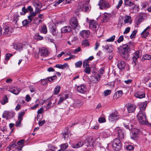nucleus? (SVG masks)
<instances>
[{
	"mask_svg": "<svg viewBox=\"0 0 151 151\" xmlns=\"http://www.w3.org/2000/svg\"><path fill=\"white\" fill-rule=\"evenodd\" d=\"M15 146L16 147L15 148H16V149H17L18 150L17 151H20L22 150V148L24 145L20 146L18 145H17L15 144V145H14V147Z\"/></svg>",
	"mask_w": 151,
	"mask_h": 151,
	"instance_id": "obj_60",
	"label": "nucleus"
},
{
	"mask_svg": "<svg viewBox=\"0 0 151 151\" xmlns=\"http://www.w3.org/2000/svg\"><path fill=\"white\" fill-rule=\"evenodd\" d=\"M77 90L78 91L81 93H84L86 91V87L84 85H81L77 87Z\"/></svg>",
	"mask_w": 151,
	"mask_h": 151,
	"instance_id": "obj_15",
	"label": "nucleus"
},
{
	"mask_svg": "<svg viewBox=\"0 0 151 151\" xmlns=\"http://www.w3.org/2000/svg\"><path fill=\"white\" fill-rule=\"evenodd\" d=\"M35 39L37 40H41L43 39V37L40 36L38 33H36L35 35L34 36Z\"/></svg>",
	"mask_w": 151,
	"mask_h": 151,
	"instance_id": "obj_38",
	"label": "nucleus"
},
{
	"mask_svg": "<svg viewBox=\"0 0 151 151\" xmlns=\"http://www.w3.org/2000/svg\"><path fill=\"white\" fill-rule=\"evenodd\" d=\"M101 75H100L99 73L95 75L94 76H93V78H95L97 81H98L100 80V78L101 77Z\"/></svg>",
	"mask_w": 151,
	"mask_h": 151,
	"instance_id": "obj_52",
	"label": "nucleus"
},
{
	"mask_svg": "<svg viewBox=\"0 0 151 151\" xmlns=\"http://www.w3.org/2000/svg\"><path fill=\"white\" fill-rule=\"evenodd\" d=\"M85 69L84 70V72L88 74H90L91 73V69L89 66L85 67Z\"/></svg>",
	"mask_w": 151,
	"mask_h": 151,
	"instance_id": "obj_49",
	"label": "nucleus"
},
{
	"mask_svg": "<svg viewBox=\"0 0 151 151\" xmlns=\"http://www.w3.org/2000/svg\"><path fill=\"white\" fill-rule=\"evenodd\" d=\"M82 45L85 46H88L89 45V42L88 40L86 39L83 41Z\"/></svg>",
	"mask_w": 151,
	"mask_h": 151,
	"instance_id": "obj_44",
	"label": "nucleus"
},
{
	"mask_svg": "<svg viewBox=\"0 0 151 151\" xmlns=\"http://www.w3.org/2000/svg\"><path fill=\"white\" fill-rule=\"evenodd\" d=\"M142 17L141 16L139 15L136 17L135 21L136 24L137 25L139 24L142 21Z\"/></svg>",
	"mask_w": 151,
	"mask_h": 151,
	"instance_id": "obj_35",
	"label": "nucleus"
},
{
	"mask_svg": "<svg viewBox=\"0 0 151 151\" xmlns=\"http://www.w3.org/2000/svg\"><path fill=\"white\" fill-rule=\"evenodd\" d=\"M82 64V62L81 61H79L75 63L76 67L78 68L81 67Z\"/></svg>",
	"mask_w": 151,
	"mask_h": 151,
	"instance_id": "obj_48",
	"label": "nucleus"
},
{
	"mask_svg": "<svg viewBox=\"0 0 151 151\" xmlns=\"http://www.w3.org/2000/svg\"><path fill=\"white\" fill-rule=\"evenodd\" d=\"M127 111L129 113H132L134 112L135 110L136 107L134 104L130 103H128L126 105Z\"/></svg>",
	"mask_w": 151,
	"mask_h": 151,
	"instance_id": "obj_8",
	"label": "nucleus"
},
{
	"mask_svg": "<svg viewBox=\"0 0 151 151\" xmlns=\"http://www.w3.org/2000/svg\"><path fill=\"white\" fill-rule=\"evenodd\" d=\"M80 34L83 38H87L89 37L90 32L88 30H83L80 32Z\"/></svg>",
	"mask_w": 151,
	"mask_h": 151,
	"instance_id": "obj_14",
	"label": "nucleus"
},
{
	"mask_svg": "<svg viewBox=\"0 0 151 151\" xmlns=\"http://www.w3.org/2000/svg\"><path fill=\"white\" fill-rule=\"evenodd\" d=\"M104 73V68L102 67L101 68L98 72V73L101 75H102V74Z\"/></svg>",
	"mask_w": 151,
	"mask_h": 151,
	"instance_id": "obj_55",
	"label": "nucleus"
},
{
	"mask_svg": "<svg viewBox=\"0 0 151 151\" xmlns=\"http://www.w3.org/2000/svg\"><path fill=\"white\" fill-rule=\"evenodd\" d=\"M125 23H127L129 22L130 24L132 23L131 17L129 16H127L126 17L125 19L124 20Z\"/></svg>",
	"mask_w": 151,
	"mask_h": 151,
	"instance_id": "obj_37",
	"label": "nucleus"
},
{
	"mask_svg": "<svg viewBox=\"0 0 151 151\" xmlns=\"http://www.w3.org/2000/svg\"><path fill=\"white\" fill-rule=\"evenodd\" d=\"M86 139L87 140L89 144L91 145V146L93 147L94 146L93 143H94V141L93 138L92 137H89Z\"/></svg>",
	"mask_w": 151,
	"mask_h": 151,
	"instance_id": "obj_34",
	"label": "nucleus"
},
{
	"mask_svg": "<svg viewBox=\"0 0 151 151\" xmlns=\"http://www.w3.org/2000/svg\"><path fill=\"white\" fill-rule=\"evenodd\" d=\"M134 4V3L130 1L124 3L125 6L127 7L132 6Z\"/></svg>",
	"mask_w": 151,
	"mask_h": 151,
	"instance_id": "obj_41",
	"label": "nucleus"
},
{
	"mask_svg": "<svg viewBox=\"0 0 151 151\" xmlns=\"http://www.w3.org/2000/svg\"><path fill=\"white\" fill-rule=\"evenodd\" d=\"M133 46V44L129 42L127 44H123L118 48L119 52L125 59H127L129 56L128 51L130 47Z\"/></svg>",
	"mask_w": 151,
	"mask_h": 151,
	"instance_id": "obj_1",
	"label": "nucleus"
},
{
	"mask_svg": "<svg viewBox=\"0 0 151 151\" xmlns=\"http://www.w3.org/2000/svg\"><path fill=\"white\" fill-rule=\"evenodd\" d=\"M119 118V116L118 115L117 112L112 113L110 114L109 117V120L111 122L114 121V120H118Z\"/></svg>",
	"mask_w": 151,
	"mask_h": 151,
	"instance_id": "obj_12",
	"label": "nucleus"
},
{
	"mask_svg": "<svg viewBox=\"0 0 151 151\" xmlns=\"http://www.w3.org/2000/svg\"><path fill=\"white\" fill-rule=\"evenodd\" d=\"M126 149L128 150H132L134 149V147L132 145H129L127 147Z\"/></svg>",
	"mask_w": 151,
	"mask_h": 151,
	"instance_id": "obj_61",
	"label": "nucleus"
},
{
	"mask_svg": "<svg viewBox=\"0 0 151 151\" xmlns=\"http://www.w3.org/2000/svg\"><path fill=\"white\" fill-rule=\"evenodd\" d=\"M19 16L17 14H14V19L12 21V22L13 24L18 25V24L17 23V22L19 20Z\"/></svg>",
	"mask_w": 151,
	"mask_h": 151,
	"instance_id": "obj_27",
	"label": "nucleus"
},
{
	"mask_svg": "<svg viewBox=\"0 0 151 151\" xmlns=\"http://www.w3.org/2000/svg\"><path fill=\"white\" fill-rule=\"evenodd\" d=\"M105 119L103 117H101L99 118L98 121L100 123H103L106 122Z\"/></svg>",
	"mask_w": 151,
	"mask_h": 151,
	"instance_id": "obj_56",
	"label": "nucleus"
},
{
	"mask_svg": "<svg viewBox=\"0 0 151 151\" xmlns=\"http://www.w3.org/2000/svg\"><path fill=\"white\" fill-rule=\"evenodd\" d=\"M123 3V1L122 0H119V1L118 4L116 6L117 9H119L122 5Z\"/></svg>",
	"mask_w": 151,
	"mask_h": 151,
	"instance_id": "obj_59",
	"label": "nucleus"
},
{
	"mask_svg": "<svg viewBox=\"0 0 151 151\" xmlns=\"http://www.w3.org/2000/svg\"><path fill=\"white\" fill-rule=\"evenodd\" d=\"M83 143L81 141H78L77 143H74L72 145V147L73 148H78L82 147Z\"/></svg>",
	"mask_w": 151,
	"mask_h": 151,
	"instance_id": "obj_22",
	"label": "nucleus"
},
{
	"mask_svg": "<svg viewBox=\"0 0 151 151\" xmlns=\"http://www.w3.org/2000/svg\"><path fill=\"white\" fill-rule=\"evenodd\" d=\"M130 129H131L132 133L133 134L131 137V138L136 140L140 132V130L136 128H133L132 125H131Z\"/></svg>",
	"mask_w": 151,
	"mask_h": 151,
	"instance_id": "obj_6",
	"label": "nucleus"
},
{
	"mask_svg": "<svg viewBox=\"0 0 151 151\" xmlns=\"http://www.w3.org/2000/svg\"><path fill=\"white\" fill-rule=\"evenodd\" d=\"M151 59V56L147 54H146L143 55L142 58V60L144 61L145 60H150Z\"/></svg>",
	"mask_w": 151,
	"mask_h": 151,
	"instance_id": "obj_30",
	"label": "nucleus"
},
{
	"mask_svg": "<svg viewBox=\"0 0 151 151\" xmlns=\"http://www.w3.org/2000/svg\"><path fill=\"white\" fill-rule=\"evenodd\" d=\"M113 149L119 151L122 148V143L120 139L118 138L114 139L112 142Z\"/></svg>",
	"mask_w": 151,
	"mask_h": 151,
	"instance_id": "obj_2",
	"label": "nucleus"
},
{
	"mask_svg": "<svg viewBox=\"0 0 151 151\" xmlns=\"http://www.w3.org/2000/svg\"><path fill=\"white\" fill-rule=\"evenodd\" d=\"M42 21V20L39 19L38 18L36 17L33 20V23L34 24L38 25Z\"/></svg>",
	"mask_w": 151,
	"mask_h": 151,
	"instance_id": "obj_39",
	"label": "nucleus"
},
{
	"mask_svg": "<svg viewBox=\"0 0 151 151\" xmlns=\"http://www.w3.org/2000/svg\"><path fill=\"white\" fill-rule=\"evenodd\" d=\"M147 104V101L142 102L139 105V108L141 111L140 112H143V111H144L146 109Z\"/></svg>",
	"mask_w": 151,
	"mask_h": 151,
	"instance_id": "obj_20",
	"label": "nucleus"
},
{
	"mask_svg": "<svg viewBox=\"0 0 151 151\" xmlns=\"http://www.w3.org/2000/svg\"><path fill=\"white\" fill-rule=\"evenodd\" d=\"M40 53L42 56H46L48 55L49 53L47 49H41L40 51Z\"/></svg>",
	"mask_w": 151,
	"mask_h": 151,
	"instance_id": "obj_23",
	"label": "nucleus"
},
{
	"mask_svg": "<svg viewBox=\"0 0 151 151\" xmlns=\"http://www.w3.org/2000/svg\"><path fill=\"white\" fill-rule=\"evenodd\" d=\"M71 31V28L69 26H67L63 27L61 29V31L63 32H69Z\"/></svg>",
	"mask_w": 151,
	"mask_h": 151,
	"instance_id": "obj_24",
	"label": "nucleus"
},
{
	"mask_svg": "<svg viewBox=\"0 0 151 151\" xmlns=\"http://www.w3.org/2000/svg\"><path fill=\"white\" fill-rule=\"evenodd\" d=\"M83 142V145L86 146L88 147H89V146L91 147V145L89 144L87 140L86 139L84 140Z\"/></svg>",
	"mask_w": 151,
	"mask_h": 151,
	"instance_id": "obj_57",
	"label": "nucleus"
},
{
	"mask_svg": "<svg viewBox=\"0 0 151 151\" xmlns=\"http://www.w3.org/2000/svg\"><path fill=\"white\" fill-rule=\"evenodd\" d=\"M142 51L141 50L137 51L134 54L133 56L132 57V60L134 63H136L137 59L141 56Z\"/></svg>",
	"mask_w": 151,
	"mask_h": 151,
	"instance_id": "obj_10",
	"label": "nucleus"
},
{
	"mask_svg": "<svg viewBox=\"0 0 151 151\" xmlns=\"http://www.w3.org/2000/svg\"><path fill=\"white\" fill-rule=\"evenodd\" d=\"M24 112L21 111L18 114V119L22 120L23 116L24 115Z\"/></svg>",
	"mask_w": 151,
	"mask_h": 151,
	"instance_id": "obj_42",
	"label": "nucleus"
},
{
	"mask_svg": "<svg viewBox=\"0 0 151 151\" xmlns=\"http://www.w3.org/2000/svg\"><path fill=\"white\" fill-rule=\"evenodd\" d=\"M8 98L6 95H5V96L3 99V101L1 102L2 104H5L8 102Z\"/></svg>",
	"mask_w": 151,
	"mask_h": 151,
	"instance_id": "obj_51",
	"label": "nucleus"
},
{
	"mask_svg": "<svg viewBox=\"0 0 151 151\" xmlns=\"http://www.w3.org/2000/svg\"><path fill=\"white\" fill-rule=\"evenodd\" d=\"M122 93V91H117L116 92L115 94H114V95L113 96L114 99V97H115V98H116V99H117L118 97H116V96L117 95V94H118L119 96H120L121 95Z\"/></svg>",
	"mask_w": 151,
	"mask_h": 151,
	"instance_id": "obj_47",
	"label": "nucleus"
},
{
	"mask_svg": "<svg viewBox=\"0 0 151 151\" xmlns=\"http://www.w3.org/2000/svg\"><path fill=\"white\" fill-rule=\"evenodd\" d=\"M88 22L89 23V26L90 28L93 29H96L97 25V22L94 20H89Z\"/></svg>",
	"mask_w": 151,
	"mask_h": 151,
	"instance_id": "obj_16",
	"label": "nucleus"
},
{
	"mask_svg": "<svg viewBox=\"0 0 151 151\" xmlns=\"http://www.w3.org/2000/svg\"><path fill=\"white\" fill-rule=\"evenodd\" d=\"M134 96L136 97L142 99L145 97V94L143 89L136 92L134 94Z\"/></svg>",
	"mask_w": 151,
	"mask_h": 151,
	"instance_id": "obj_11",
	"label": "nucleus"
},
{
	"mask_svg": "<svg viewBox=\"0 0 151 151\" xmlns=\"http://www.w3.org/2000/svg\"><path fill=\"white\" fill-rule=\"evenodd\" d=\"M115 38V36L114 35L110 37L106 40L107 42H113L114 41Z\"/></svg>",
	"mask_w": 151,
	"mask_h": 151,
	"instance_id": "obj_58",
	"label": "nucleus"
},
{
	"mask_svg": "<svg viewBox=\"0 0 151 151\" xmlns=\"http://www.w3.org/2000/svg\"><path fill=\"white\" fill-rule=\"evenodd\" d=\"M4 29L5 32H4L3 35H8L12 32V30L11 28L8 25H5L4 26Z\"/></svg>",
	"mask_w": 151,
	"mask_h": 151,
	"instance_id": "obj_13",
	"label": "nucleus"
},
{
	"mask_svg": "<svg viewBox=\"0 0 151 151\" xmlns=\"http://www.w3.org/2000/svg\"><path fill=\"white\" fill-rule=\"evenodd\" d=\"M98 5L101 9L109 8L111 6L107 0H99Z\"/></svg>",
	"mask_w": 151,
	"mask_h": 151,
	"instance_id": "obj_3",
	"label": "nucleus"
},
{
	"mask_svg": "<svg viewBox=\"0 0 151 151\" xmlns=\"http://www.w3.org/2000/svg\"><path fill=\"white\" fill-rule=\"evenodd\" d=\"M25 45L24 44H21L19 43H16L14 45V47L16 50L20 51L21 50L22 48Z\"/></svg>",
	"mask_w": 151,
	"mask_h": 151,
	"instance_id": "obj_19",
	"label": "nucleus"
},
{
	"mask_svg": "<svg viewBox=\"0 0 151 151\" xmlns=\"http://www.w3.org/2000/svg\"><path fill=\"white\" fill-rule=\"evenodd\" d=\"M57 77L56 76H53L48 77L47 78V81L50 82L52 81L53 80L57 79Z\"/></svg>",
	"mask_w": 151,
	"mask_h": 151,
	"instance_id": "obj_46",
	"label": "nucleus"
},
{
	"mask_svg": "<svg viewBox=\"0 0 151 151\" xmlns=\"http://www.w3.org/2000/svg\"><path fill=\"white\" fill-rule=\"evenodd\" d=\"M33 4L36 8H41L42 6L41 3L38 1H36L34 2L33 3Z\"/></svg>",
	"mask_w": 151,
	"mask_h": 151,
	"instance_id": "obj_33",
	"label": "nucleus"
},
{
	"mask_svg": "<svg viewBox=\"0 0 151 151\" xmlns=\"http://www.w3.org/2000/svg\"><path fill=\"white\" fill-rule=\"evenodd\" d=\"M70 24L73 29L76 28L78 24L77 19L75 17L72 18L70 20Z\"/></svg>",
	"mask_w": 151,
	"mask_h": 151,
	"instance_id": "obj_9",
	"label": "nucleus"
},
{
	"mask_svg": "<svg viewBox=\"0 0 151 151\" xmlns=\"http://www.w3.org/2000/svg\"><path fill=\"white\" fill-rule=\"evenodd\" d=\"M129 121L127 120H125L123 122L124 127L127 129L130 130L131 127H129Z\"/></svg>",
	"mask_w": 151,
	"mask_h": 151,
	"instance_id": "obj_31",
	"label": "nucleus"
},
{
	"mask_svg": "<svg viewBox=\"0 0 151 151\" xmlns=\"http://www.w3.org/2000/svg\"><path fill=\"white\" fill-rule=\"evenodd\" d=\"M84 4L83 2H79L78 3L77 10L78 11H82L84 8Z\"/></svg>",
	"mask_w": 151,
	"mask_h": 151,
	"instance_id": "obj_26",
	"label": "nucleus"
},
{
	"mask_svg": "<svg viewBox=\"0 0 151 151\" xmlns=\"http://www.w3.org/2000/svg\"><path fill=\"white\" fill-rule=\"evenodd\" d=\"M83 104V101H82L81 100H76L75 101L74 104L76 107H79L81 106Z\"/></svg>",
	"mask_w": 151,
	"mask_h": 151,
	"instance_id": "obj_28",
	"label": "nucleus"
},
{
	"mask_svg": "<svg viewBox=\"0 0 151 151\" xmlns=\"http://www.w3.org/2000/svg\"><path fill=\"white\" fill-rule=\"evenodd\" d=\"M51 32L53 35L54 36H56L57 35V32L56 30V27L55 26H52L51 29Z\"/></svg>",
	"mask_w": 151,
	"mask_h": 151,
	"instance_id": "obj_36",
	"label": "nucleus"
},
{
	"mask_svg": "<svg viewBox=\"0 0 151 151\" xmlns=\"http://www.w3.org/2000/svg\"><path fill=\"white\" fill-rule=\"evenodd\" d=\"M111 93V91L109 90H107L104 91V94L105 96H108Z\"/></svg>",
	"mask_w": 151,
	"mask_h": 151,
	"instance_id": "obj_64",
	"label": "nucleus"
},
{
	"mask_svg": "<svg viewBox=\"0 0 151 151\" xmlns=\"http://www.w3.org/2000/svg\"><path fill=\"white\" fill-rule=\"evenodd\" d=\"M130 9V8H129ZM139 6L137 5L134 4V5H133L132 8L131 9H130V11L133 13H136L139 11Z\"/></svg>",
	"mask_w": 151,
	"mask_h": 151,
	"instance_id": "obj_21",
	"label": "nucleus"
},
{
	"mask_svg": "<svg viewBox=\"0 0 151 151\" xmlns=\"http://www.w3.org/2000/svg\"><path fill=\"white\" fill-rule=\"evenodd\" d=\"M24 140L22 139L18 141L17 142V144L19 145H24Z\"/></svg>",
	"mask_w": 151,
	"mask_h": 151,
	"instance_id": "obj_54",
	"label": "nucleus"
},
{
	"mask_svg": "<svg viewBox=\"0 0 151 151\" xmlns=\"http://www.w3.org/2000/svg\"><path fill=\"white\" fill-rule=\"evenodd\" d=\"M89 62L88 60H85L83 63V66L84 68H85L89 66V65L88 64Z\"/></svg>",
	"mask_w": 151,
	"mask_h": 151,
	"instance_id": "obj_50",
	"label": "nucleus"
},
{
	"mask_svg": "<svg viewBox=\"0 0 151 151\" xmlns=\"http://www.w3.org/2000/svg\"><path fill=\"white\" fill-rule=\"evenodd\" d=\"M110 15L109 14H105L103 16L102 19L104 22H106L109 20Z\"/></svg>",
	"mask_w": 151,
	"mask_h": 151,
	"instance_id": "obj_29",
	"label": "nucleus"
},
{
	"mask_svg": "<svg viewBox=\"0 0 151 151\" xmlns=\"http://www.w3.org/2000/svg\"><path fill=\"white\" fill-rule=\"evenodd\" d=\"M47 28L45 24L42 25L41 27L40 32L44 34H46L47 33Z\"/></svg>",
	"mask_w": 151,
	"mask_h": 151,
	"instance_id": "obj_32",
	"label": "nucleus"
},
{
	"mask_svg": "<svg viewBox=\"0 0 151 151\" xmlns=\"http://www.w3.org/2000/svg\"><path fill=\"white\" fill-rule=\"evenodd\" d=\"M15 113L13 111H5L3 113L2 117L3 118L8 119L12 118L14 116Z\"/></svg>",
	"mask_w": 151,
	"mask_h": 151,
	"instance_id": "obj_5",
	"label": "nucleus"
},
{
	"mask_svg": "<svg viewBox=\"0 0 151 151\" xmlns=\"http://www.w3.org/2000/svg\"><path fill=\"white\" fill-rule=\"evenodd\" d=\"M124 40V37L123 35H121L120 36L119 39L117 40V42L118 43H120L121 42H122Z\"/></svg>",
	"mask_w": 151,
	"mask_h": 151,
	"instance_id": "obj_62",
	"label": "nucleus"
},
{
	"mask_svg": "<svg viewBox=\"0 0 151 151\" xmlns=\"http://www.w3.org/2000/svg\"><path fill=\"white\" fill-rule=\"evenodd\" d=\"M115 132L117 133L120 139L122 140L124 138V131L119 127H117L115 129Z\"/></svg>",
	"mask_w": 151,
	"mask_h": 151,
	"instance_id": "obj_7",
	"label": "nucleus"
},
{
	"mask_svg": "<svg viewBox=\"0 0 151 151\" xmlns=\"http://www.w3.org/2000/svg\"><path fill=\"white\" fill-rule=\"evenodd\" d=\"M137 117L140 123L144 124L145 121L147 120L145 113L143 112H139L137 115Z\"/></svg>",
	"mask_w": 151,
	"mask_h": 151,
	"instance_id": "obj_4",
	"label": "nucleus"
},
{
	"mask_svg": "<svg viewBox=\"0 0 151 151\" xmlns=\"http://www.w3.org/2000/svg\"><path fill=\"white\" fill-rule=\"evenodd\" d=\"M125 66L126 64L124 61L121 60L118 61L117 66L119 69L121 70L124 69Z\"/></svg>",
	"mask_w": 151,
	"mask_h": 151,
	"instance_id": "obj_17",
	"label": "nucleus"
},
{
	"mask_svg": "<svg viewBox=\"0 0 151 151\" xmlns=\"http://www.w3.org/2000/svg\"><path fill=\"white\" fill-rule=\"evenodd\" d=\"M103 47L104 49L106 50V51L108 52H111L113 51V48L111 46L107 45L105 46H103Z\"/></svg>",
	"mask_w": 151,
	"mask_h": 151,
	"instance_id": "obj_25",
	"label": "nucleus"
},
{
	"mask_svg": "<svg viewBox=\"0 0 151 151\" xmlns=\"http://www.w3.org/2000/svg\"><path fill=\"white\" fill-rule=\"evenodd\" d=\"M22 12H20V14L21 15H25L26 13L28 12V10L26 9L25 7L24 6L23 7L22 9Z\"/></svg>",
	"mask_w": 151,
	"mask_h": 151,
	"instance_id": "obj_43",
	"label": "nucleus"
},
{
	"mask_svg": "<svg viewBox=\"0 0 151 151\" xmlns=\"http://www.w3.org/2000/svg\"><path fill=\"white\" fill-rule=\"evenodd\" d=\"M68 145L67 143L63 144L60 145L61 150L64 151L68 147Z\"/></svg>",
	"mask_w": 151,
	"mask_h": 151,
	"instance_id": "obj_45",
	"label": "nucleus"
},
{
	"mask_svg": "<svg viewBox=\"0 0 151 151\" xmlns=\"http://www.w3.org/2000/svg\"><path fill=\"white\" fill-rule=\"evenodd\" d=\"M137 33V31L136 30H134L132 32L130 36V38L131 39L134 38L136 36V34Z\"/></svg>",
	"mask_w": 151,
	"mask_h": 151,
	"instance_id": "obj_53",
	"label": "nucleus"
},
{
	"mask_svg": "<svg viewBox=\"0 0 151 151\" xmlns=\"http://www.w3.org/2000/svg\"><path fill=\"white\" fill-rule=\"evenodd\" d=\"M60 87L59 86H57L55 88L54 91V94L55 95H57L60 92Z\"/></svg>",
	"mask_w": 151,
	"mask_h": 151,
	"instance_id": "obj_40",
	"label": "nucleus"
},
{
	"mask_svg": "<svg viewBox=\"0 0 151 151\" xmlns=\"http://www.w3.org/2000/svg\"><path fill=\"white\" fill-rule=\"evenodd\" d=\"M9 91L16 95L18 94L20 92V90L19 88L17 87H11L9 90Z\"/></svg>",
	"mask_w": 151,
	"mask_h": 151,
	"instance_id": "obj_18",
	"label": "nucleus"
},
{
	"mask_svg": "<svg viewBox=\"0 0 151 151\" xmlns=\"http://www.w3.org/2000/svg\"><path fill=\"white\" fill-rule=\"evenodd\" d=\"M12 56V54H11L10 53H7L6 55L5 56V60L7 61H8V60L9 59L10 57Z\"/></svg>",
	"mask_w": 151,
	"mask_h": 151,
	"instance_id": "obj_63",
	"label": "nucleus"
}]
</instances>
